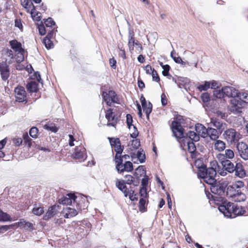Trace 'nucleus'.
<instances>
[{
  "mask_svg": "<svg viewBox=\"0 0 248 248\" xmlns=\"http://www.w3.org/2000/svg\"><path fill=\"white\" fill-rule=\"evenodd\" d=\"M240 100H241L244 102V104L245 103H248V93H238V95L237 96Z\"/></svg>",
  "mask_w": 248,
  "mask_h": 248,
  "instance_id": "nucleus-39",
  "label": "nucleus"
},
{
  "mask_svg": "<svg viewBox=\"0 0 248 248\" xmlns=\"http://www.w3.org/2000/svg\"><path fill=\"white\" fill-rule=\"evenodd\" d=\"M15 93L16 101L23 102L26 100V93L23 87L19 86L16 88Z\"/></svg>",
  "mask_w": 248,
  "mask_h": 248,
  "instance_id": "nucleus-11",
  "label": "nucleus"
},
{
  "mask_svg": "<svg viewBox=\"0 0 248 248\" xmlns=\"http://www.w3.org/2000/svg\"><path fill=\"white\" fill-rule=\"evenodd\" d=\"M143 110L146 115L148 118L149 117V115L152 110V105L150 102H148L147 104H145L144 106H142Z\"/></svg>",
  "mask_w": 248,
  "mask_h": 248,
  "instance_id": "nucleus-36",
  "label": "nucleus"
},
{
  "mask_svg": "<svg viewBox=\"0 0 248 248\" xmlns=\"http://www.w3.org/2000/svg\"><path fill=\"white\" fill-rule=\"evenodd\" d=\"M223 136L227 142L231 144H235L241 138L240 133L233 128H229L225 130Z\"/></svg>",
  "mask_w": 248,
  "mask_h": 248,
  "instance_id": "nucleus-5",
  "label": "nucleus"
},
{
  "mask_svg": "<svg viewBox=\"0 0 248 248\" xmlns=\"http://www.w3.org/2000/svg\"><path fill=\"white\" fill-rule=\"evenodd\" d=\"M129 198L132 201L138 200L137 194H135L133 190H130V194H129Z\"/></svg>",
  "mask_w": 248,
  "mask_h": 248,
  "instance_id": "nucleus-58",
  "label": "nucleus"
},
{
  "mask_svg": "<svg viewBox=\"0 0 248 248\" xmlns=\"http://www.w3.org/2000/svg\"><path fill=\"white\" fill-rule=\"evenodd\" d=\"M231 193L234 195L228 197L232 198L233 200L235 202H240L245 200V195L241 192L239 191L238 190H236V189H233V191L231 192Z\"/></svg>",
  "mask_w": 248,
  "mask_h": 248,
  "instance_id": "nucleus-20",
  "label": "nucleus"
},
{
  "mask_svg": "<svg viewBox=\"0 0 248 248\" xmlns=\"http://www.w3.org/2000/svg\"><path fill=\"white\" fill-rule=\"evenodd\" d=\"M76 206L78 211L84 210L88 206V202L83 197H77L76 196L74 199L73 206Z\"/></svg>",
  "mask_w": 248,
  "mask_h": 248,
  "instance_id": "nucleus-9",
  "label": "nucleus"
},
{
  "mask_svg": "<svg viewBox=\"0 0 248 248\" xmlns=\"http://www.w3.org/2000/svg\"><path fill=\"white\" fill-rule=\"evenodd\" d=\"M221 164L226 170L231 173L234 171L235 167L233 164L229 160L225 159L221 161Z\"/></svg>",
  "mask_w": 248,
  "mask_h": 248,
  "instance_id": "nucleus-21",
  "label": "nucleus"
},
{
  "mask_svg": "<svg viewBox=\"0 0 248 248\" xmlns=\"http://www.w3.org/2000/svg\"><path fill=\"white\" fill-rule=\"evenodd\" d=\"M210 124L217 128L220 134L226 128V124L225 123H223L216 118L211 119Z\"/></svg>",
  "mask_w": 248,
  "mask_h": 248,
  "instance_id": "nucleus-16",
  "label": "nucleus"
},
{
  "mask_svg": "<svg viewBox=\"0 0 248 248\" xmlns=\"http://www.w3.org/2000/svg\"><path fill=\"white\" fill-rule=\"evenodd\" d=\"M133 119L132 117L130 114L126 115V123L128 128L130 129L131 128H133L134 129V132L131 133V136L132 138H135L138 135V131L136 127L132 124Z\"/></svg>",
  "mask_w": 248,
  "mask_h": 248,
  "instance_id": "nucleus-19",
  "label": "nucleus"
},
{
  "mask_svg": "<svg viewBox=\"0 0 248 248\" xmlns=\"http://www.w3.org/2000/svg\"><path fill=\"white\" fill-rule=\"evenodd\" d=\"M11 48L15 52V59L17 62H21L24 60L25 50L22 47L21 44L16 40L9 42Z\"/></svg>",
  "mask_w": 248,
  "mask_h": 248,
  "instance_id": "nucleus-3",
  "label": "nucleus"
},
{
  "mask_svg": "<svg viewBox=\"0 0 248 248\" xmlns=\"http://www.w3.org/2000/svg\"><path fill=\"white\" fill-rule=\"evenodd\" d=\"M21 4L25 9H27L28 12H30L32 16L34 13L35 8L32 3L31 2V0H20Z\"/></svg>",
  "mask_w": 248,
  "mask_h": 248,
  "instance_id": "nucleus-22",
  "label": "nucleus"
},
{
  "mask_svg": "<svg viewBox=\"0 0 248 248\" xmlns=\"http://www.w3.org/2000/svg\"><path fill=\"white\" fill-rule=\"evenodd\" d=\"M135 39L134 38L128 39V46L130 51L134 50V46H135Z\"/></svg>",
  "mask_w": 248,
  "mask_h": 248,
  "instance_id": "nucleus-60",
  "label": "nucleus"
},
{
  "mask_svg": "<svg viewBox=\"0 0 248 248\" xmlns=\"http://www.w3.org/2000/svg\"><path fill=\"white\" fill-rule=\"evenodd\" d=\"M78 211L77 208L75 209L67 207L63 209L62 214L65 218H70L76 216L78 214Z\"/></svg>",
  "mask_w": 248,
  "mask_h": 248,
  "instance_id": "nucleus-18",
  "label": "nucleus"
},
{
  "mask_svg": "<svg viewBox=\"0 0 248 248\" xmlns=\"http://www.w3.org/2000/svg\"><path fill=\"white\" fill-rule=\"evenodd\" d=\"M146 174V170L145 168L143 166H140L138 168H137L135 171L134 176L138 179H139L141 177L145 176Z\"/></svg>",
  "mask_w": 248,
  "mask_h": 248,
  "instance_id": "nucleus-29",
  "label": "nucleus"
},
{
  "mask_svg": "<svg viewBox=\"0 0 248 248\" xmlns=\"http://www.w3.org/2000/svg\"><path fill=\"white\" fill-rule=\"evenodd\" d=\"M214 96L217 98H221L225 96L224 91H223V87L221 90L216 89L214 91Z\"/></svg>",
  "mask_w": 248,
  "mask_h": 248,
  "instance_id": "nucleus-43",
  "label": "nucleus"
},
{
  "mask_svg": "<svg viewBox=\"0 0 248 248\" xmlns=\"http://www.w3.org/2000/svg\"><path fill=\"white\" fill-rule=\"evenodd\" d=\"M230 110L235 114H238L242 112V109L244 105L242 100H240L237 97L232 98L231 100Z\"/></svg>",
  "mask_w": 248,
  "mask_h": 248,
  "instance_id": "nucleus-7",
  "label": "nucleus"
},
{
  "mask_svg": "<svg viewBox=\"0 0 248 248\" xmlns=\"http://www.w3.org/2000/svg\"><path fill=\"white\" fill-rule=\"evenodd\" d=\"M116 109L109 108L106 112V118L108 121V126H115L119 120Z\"/></svg>",
  "mask_w": 248,
  "mask_h": 248,
  "instance_id": "nucleus-6",
  "label": "nucleus"
},
{
  "mask_svg": "<svg viewBox=\"0 0 248 248\" xmlns=\"http://www.w3.org/2000/svg\"><path fill=\"white\" fill-rule=\"evenodd\" d=\"M218 210L224 216L230 218L242 216L246 213V211L241 206L231 202H223V204L219 206Z\"/></svg>",
  "mask_w": 248,
  "mask_h": 248,
  "instance_id": "nucleus-1",
  "label": "nucleus"
},
{
  "mask_svg": "<svg viewBox=\"0 0 248 248\" xmlns=\"http://www.w3.org/2000/svg\"><path fill=\"white\" fill-rule=\"evenodd\" d=\"M12 225H0V233H3L5 232H6L7 230L12 229Z\"/></svg>",
  "mask_w": 248,
  "mask_h": 248,
  "instance_id": "nucleus-54",
  "label": "nucleus"
},
{
  "mask_svg": "<svg viewBox=\"0 0 248 248\" xmlns=\"http://www.w3.org/2000/svg\"><path fill=\"white\" fill-rule=\"evenodd\" d=\"M2 54L5 57L6 60H9V62H12V60L15 59L13 52L11 49L6 48L2 51Z\"/></svg>",
  "mask_w": 248,
  "mask_h": 248,
  "instance_id": "nucleus-30",
  "label": "nucleus"
},
{
  "mask_svg": "<svg viewBox=\"0 0 248 248\" xmlns=\"http://www.w3.org/2000/svg\"><path fill=\"white\" fill-rule=\"evenodd\" d=\"M244 186V183L242 181H237L233 182L232 185L229 186L226 191L227 196H234V194H232L231 192L233 191V189H237L243 187Z\"/></svg>",
  "mask_w": 248,
  "mask_h": 248,
  "instance_id": "nucleus-15",
  "label": "nucleus"
},
{
  "mask_svg": "<svg viewBox=\"0 0 248 248\" xmlns=\"http://www.w3.org/2000/svg\"><path fill=\"white\" fill-rule=\"evenodd\" d=\"M43 207L35 206L32 209V213L37 216H40L44 213Z\"/></svg>",
  "mask_w": 248,
  "mask_h": 248,
  "instance_id": "nucleus-46",
  "label": "nucleus"
},
{
  "mask_svg": "<svg viewBox=\"0 0 248 248\" xmlns=\"http://www.w3.org/2000/svg\"><path fill=\"white\" fill-rule=\"evenodd\" d=\"M145 203L146 200L143 198H141L139 202V210L140 211L143 212L145 211Z\"/></svg>",
  "mask_w": 248,
  "mask_h": 248,
  "instance_id": "nucleus-49",
  "label": "nucleus"
},
{
  "mask_svg": "<svg viewBox=\"0 0 248 248\" xmlns=\"http://www.w3.org/2000/svg\"><path fill=\"white\" fill-rule=\"evenodd\" d=\"M132 161L134 163L136 160H139L140 163H143L146 159V156H131Z\"/></svg>",
  "mask_w": 248,
  "mask_h": 248,
  "instance_id": "nucleus-51",
  "label": "nucleus"
},
{
  "mask_svg": "<svg viewBox=\"0 0 248 248\" xmlns=\"http://www.w3.org/2000/svg\"><path fill=\"white\" fill-rule=\"evenodd\" d=\"M195 130L199 136L205 138L207 137V128L201 124H197L195 125Z\"/></svg>",
  "mask_w": 248,
  "mask_h": 248,
  "instance_id": "nucleus-23",
  "label": "nucleus"
},
{
  "mask_svg": "<svg viewBox=\"0 0 248 248\" xmlns=\"http://www.w3.org/2000/svg\"><path fill=\"white\" fill-rule=\"evenodd\" d=\"M194 164L195 167L199 169L198 172L200 170H204L206 169V166L204 163L203 159L202 158L195 159Z\"/></svg>",
  "mask_w": 248,
  "mask_h": 248,
  "instance_id": "nucleus-31",
  "label": "nucleus"
},
{
  "mask_svg": "<svg viewBox=\"0 0 248 248\" xmlns=\"http://www.w3.org/2000/svg\"><path fill=\"white\" fill-rule=\"evenodd\" d=\"M235 175L239 178H244L246 175V172L243 166L239 163H236L235 167Z\"/></svg>",
  "mask_w": 248,
  "mask_h": 248,
  "instance_id": "nucleus-24",
  "label": "nucleus"
},
{
  "mask_svg": "<svg viewBox=\"0 0 248 248\" xmlns=\"http://www.w3.org/2000/svg\"><path fill=\"white\" fill-rule=\"evenodd\" d=\"M43 128L48 131H51L53 132H56L58 131V128L56 126L55 124L52 123H48L45 124Z\"/></svg>",
  "mask_w": 248,
  "mask_h": 248,
  "instance_id": "nucleus-38",
  "label": "nucleus"
},
{
  "mask_svg": "<svg viewBox=\"0 0 248 248\" xmlns=\"http://www.w3.org/2000/svg\"><path fill=\"white\" fill-rule=\"evenodd\" d=\"M11 220V217L10 216L0 209V221L6 222Z\"/></svg>",
  "mask_w": 248,
  "mask_h": 248,
  "instance_id": "nucleus-37",
  "label": "nucleus"
},
{
  "mask_svg": "<svg viewBox=\"0 0 248 248\" xmlns=\"http://www.w3.org/2000/svg\"><path fill=\"white\" fill-rule=\"evenodd\" d=\"M201 98L204 103H206L210 100V95L207 93H203L201 95Z\"/></svg>",
  "mask_w": 248,
  "mask_h": 248,
  "instance_id": "nucleus-55",
  "label": "nucleus"
},
{
  "mask_svg": "<svg viewBox=\"0 0 248 248\" xmlns=\"http://www.w3.org/2000/svg\"><path fill=\"white\" fill-rule=\"evenodd\" d=\"M0 72L2 79L6 80L10 75V70L7 63L3 62L0 63Z\"/></svg>",
  "mask_w": 248,
  "mask_h": 248,
  "instance_id": "nucleus-13",
  "label": "nucleus"
},
{
  "mask_svg": "<svg viewBox=\"0 0 248 248\" xmlns=\"http://www.w3.org/2000/svg\"><path fill=\"white\" fill-rule=\"evenodd\" d=\"M210 87L211 89L216 90L219 88H220L221 85L220 84L216 81V80H212L210 81Z\"/></svg>",
  "mask_w": 248,
  "mask_h": 248,
  "instance_id": "nucleus-53",
  "label": "nucleus"
},
{
  "mask_svg": "<svg viewBox=\"0 0 248 248\" xmlns=\"http://www.w3.org/2000/svg\"><path fill=\"white\" fill-rule=\"evenodd\" d=\"M219 135V133L217 129L209 127L207 128V137L208 136L212 140H217Z\"/></svg>",
  "mask_w": 248,
  "mask_h": 248,
  "instance_id": "nucleus-27",
  "label": "nucleus"
},
{
  "mask_svg": "<svg viewBox=\"0 0 248 248\" xmlns=\"http://www.w3.org/2000/svg\"><path fill=\"white\" fill-rule=\"evenodd\" d=\"M210 190L212 193L215 195L220 196V197H217L215 196L212 195V198L215 201V203L218 204L217 202H225L223 201V199L221 196L224 194L225 192V187L223 185L219 183L217 184V182L214 184L211 185Z\"/></svg>",
  "mask_w": 248,
  "mask_h": 248,
  "instance_id": "nucleus-4",
  "label": "nucleus"
},
{
  "mask_svg": "<svg viewBox=\"0 0 248 248\" xmlns=\"http://www.w3.org/2000/svg\"><path fill=\"white\" fill-rule=\"evenodd\" d=\"M149 177L147 175L144 176V178L142 179L141 185L142 187H146L148 186Z\"/></svg>",
  "mask_w": 248,
  "mask_h": 248,
  "instance_id": "nucleus-64",
  "label": "nucleus"
},
{
  "mask_svg": "<svg viewBox=\"0 0 248 248\" xmlns=\"http://www.w3.org/2000/svg\"><path fill=\"white\" fill-rule=\"evenodd\" d=\"M116 186L121 191H122L124 189H126L127 188L124 181L122 180H120L117 179L116 181Z\"/></svg>",
  "mask_w": 248,
  "mask_h": 248,
  "instance_id": "nucleus-42",
  "label": "nucleus"
},
{
  "mask_svg": "<svg viewBox=\"0 0 248 248\" xmlns=\"http://www.w3.org/2000/svg\"><path fill=\"white\" fill-rule=\"evenodd\" d=\"M152 76L153 80L156 82H159L160 80V78L157 73V72L154 70L153 72L151 74Z\"/></svg>",
  "mask_w": 248,
  "mask_h": 248,
  "instance_id": "nucleus-62",
  "label": "nucleus"
},
{
  "mask_svg": "<svg viewBox=\"0 0 248 248\" xmlns=\"http://www.w3.org/2000/svg\"><path fill=\"white\" fill-rule=\"evenodd\" d=\"M53 35V31H51L43 40V43L47 49H50L53 47V44L50 38Z\"/></svg>",
  "mask_w": 248,
  "mask_h": 248,
  "instance_id": "nucleus-25",
  "label": "nucleus"
},
{
  "mask_svg": "<svg viewBox=\"0 0 248 248\" xmlns=\"http://www.w3.org/2000/svg\"><path fill=\"white\" fill-rule=\"evenodd\" d=\"M223 91L225 96L234 98L237 96L238 91L232 86H225L223 87Z\"/></svg>",
  "mask_w": 248,
  "mask_h": 248,
  "instance_id": "nucleus-14",
  "label": "nucleus"
},
{
  "mask_svg": "<svg viewBox=\"0 0 248 248\" xmlns=\"http://www.w3.org/2000/svg\"><path fill=\"white\" fill-rule=\"evenodd\" d=\"M23 139L24 140V142L28 144L29 147H31V146L32 140L29 137L27 133H25L23 135Z\"/></svg>",
  "mask_w": 248,
  "mask_h": 248,
  "instance_id": "nucleus-48",
  "label": "nucleus"
},
{
  "mask_svg": "<svg viewBox=\"0 0 248 248\" xmlns=\"http://www.w3.org/2000/svg\"><path fill=\"white\" fill-rule=\"evenodd\" d=\"M187 136L189 138V139H188L187 140H191L193 142H196L199 140L200 136L197 134L196 132H195L194 131H189L187 133Z\"/></svg>",
  "mask_w": 248,
  "mask_h": 248,
  "instance_id": "nucleus-34",
  "label": "nucleus"
},
{
  "mask_svg": "<svg viewBox=\"0 0 248 248\" xmlns=\"http://www.w3.org/2000/svg\"><path fill=\"white\" fill-rule=\"evenodd\" d=\"M171 128L173 134L176 138H181L183 137V131L180 123L175 121L172 122Z\"/></svg>",
  "mask_w": 248,
  "mask_h": 248,
  "instance_id": "nucleus-12",
  "label": "nucleus"
},
{
  "mask_svg": "<svg viewBox=\"0 0 248 248\" xmlns=\"http://www.w3.org/2000/svg\"><path fill=\"white\" fill-rule=\"evenodd\" d=\"M160 65H161L162 68L163 69V70L162 71V75L163 76H170V77H171L169 74V70H170V66L169 65H168V64L163 65L162 64V63H161Z\"/></svg>",
  "mask_w": 248,
  "mask_h": 248,
  "instance_id": "nucleus-45",
  "label": "nucleus"
},
{
  "mask_svg": "<svg viewBox=\"0 0 248 248\" xmlns=\"http://www.w3.org/2000/svg\"><path fill=\"white\" fill-rule=\"evenodd\" d=\"M24 225V229L26 230H29L30 231H32V230H35L34 224L30 222L26 221L25 224Z\"/></svg>",
  "mask_w": 248,
  "mask_h": 248,
  "instance_id": "nucleus-56",
  "label": "nucleus"
},
{
  "mask_svg": "<svg viewBox=\"0 0 248 248\" xmlns=\"http://www.w3.org/2000/svg\"><path fill=\"white\" fill-rule=\"evenodd\" d=\"M102 96L104 100L108 106H111L112 103H118V98L113 91H109L108 93L103 92Z\"/></svg>",
  "mask_w": 248,
  "mask_h": 248,
  "instance_id": "nucleus-8",
  "label": "nucleus"
},
{
  "mask_svg": "<svg viewBox=\"0 0 248 248\" xmlns=\"http://www.w3.org/2000/svg\"><path fill=\"white\" fill-rule=\"evenodd\" d=\"M109 140L112 151H114L116 153V155H121L124 148L121 145L120 140L118 138H109Z\"/></svg>",
  "mask_w": 248,
  "mask_h": 248,
  "instance_id": "nucleus-10",
  "label": "nucleus"
},
{
  "mask_svg": "<svg viewBox=\"0 0 248 248\" xmlns=\"http://www.w3.org/2000/svg\"><path fill=\"white\" fill-rule=\"evenodd\" d=\"M239 155H248V146L244 142H239L237 145Z\"/></svg>",
  "mask_w": 248,
  "mask_h": 248,
  "instance_id": "nucleus-26",
  "label": "nucleus"
},
{
  "mask_svg": "<svg viewBox=\"0 0 248 248\" xmlns=\"http://www.w3.org/2000/svg\"><path fill=\"white\" fill-rule=\"evenodd\" d=\"M58 206H57L56 205H54L49 207L47 210L46 215L45 216V217H47V218H50L56 215L58 212Z\"/></svg>",
  "mask_w": 248,
  "mask_h": 248,
  "instance_id": "nucleus-33",
  "label": "nucleus"
},
{
  "mask_svg": "<svg viewBox=\"0 0 248 248\" xmlns=\"http://www.w3.org/2000/svg\"><path fill=\"white\" fill-rule=\"evenodd\" d=\"M124 169L128 172L131 171L133 169L132 163L130 161L125 162L124 164Z\"/></svg>",
  "mask_w": 248,
  "mask_h": 248,
  "instance_id": "nucleus-47",
  "label": "nucleus"
},
{
  "mask_svg": "<svg viewBox=\"0 0 248 248\" xmlns=\"http://www.w3.org/2000/svg\"><path fill=\"white\" fill-rule=\"evenodd\" d=\"M27 90L31 93H35L38 91V84L34 81H31L27 84Z\"/></svg>",
  "mask_w": 248,
  "mask_h": 248,
  "instance_id": "nucleus-32",
  "label": "nucleus"
},
{
  "mask_svg": "<svg viewBox=\"0 0 248 248\" xmlns=\"http://www.w3.org/2000/svg\"><path fill=\"white\" fill-rule=\"evenodd\" d=\"M38 133V129L35 127H32L30 131L29 134L33 138H36L37 137V134Z\"/></svg>",
  "mask_w": 248,
  "mask_h": 248,
  "instance_id": "nucleus-52",
  "label": "nucleus"
},
{
  "mask_svg": "<svg viewBox=\"0 0 248 248\" xmlns=\"http://www.w3.org/2000/svg\"><path fill=\"white\" fill-rule=\"evenodd\" d=\"M214 146L216 150L221 152L225 149V143L222 140H217L215 142Z\"/></svg>",
  "mask_w": 248,
  "mask_h": 248,
  "instance_id": "nucleus-35",
  "label": "nucleus"
},
{
  "mask_svg": "<svg viewBox=\"0 0 248 248\" xmlns=\"http://www.w3.org/2000/svg\"><path fill=\"white\" fill-rule=\"evenodd\" d=\"M86 155V150L82 146H77L75 149V155Z\"/></svg>",
  "mask_w": 248,
  "mask_h": 248,
  "instance_id": "nucleus-44",
  "label": "nucleus"
},
{
  "mask_svg": "<svg viewBox=\"0 0 248 248\" xmlns=\"http://www.w3.org/2000/svg\"><path fill=\"white\" fill-rule=\"evenodd\" d=\"M26 222V220L24 219H20L19 221L15 223L14 224H12V228L13 227H20L22 228H25V224Z\"/></svg>",
  "mask_w": 248,
  "mask_h": 248,
  "instance_id": "nucleus-50",
  "label": "nucleus"
},
{
  "mask_svg": "<svg viewBox=\"0 0 248 248\" xmlns=\"http://www.w3.org/2000/svg\"><path fill=\"white\" fill-rule=\"evenodd\" d=\"M45 25L46 27H51L55 25V22L53 20L49 17L45 21Z\"/></svg>",
  "mask_w": 248,
  "mask_h": 248,
  "instance_id": "nucleus-57",
  "label": "nucleus"
},
{
  "mask_svg": "<svg viewBox=\"0 0 248 248\" xmlns=\"http://www.w3.org/2000/svg\"><path fill=\"white\" fill-rule=\"evenodd\" d=\"M115 160L116 163V168L119 173H122L124 171V165L122 164L123 159L122 157L124 156H115Z\"/></svg>",
  "mask_w": 248,
  "mask_h": 248,
  "instance_id": "nucleus-28",
  "label": "nucleus"
},
{
  "mask_svg": "<svg viewBox=\"0 0 248 248\" xmlns=\"http://www.w3.org/2000/svg\"><path fill=\"white\" fill-rule=\"evenodd\" d=\"M13 142L15 145L19 146L22 143V139L20 138H15L13 139Z\"/></svg>",
  "mask_w": 248,
  "mask_h": 248,
  "instance_id": "nucleus-61",
  "label": "nucleus"
},
{
  "mask_svg": "<svg viewBox=\"0 0 248 248\" xmlns=\"http://www.w3.org/2000/svg\"><path fill=\"white\" fill-rule=\"evenodd\" d=\"M210 87V81H204V83L200 85L197 88L200 91H206Z\"/></svg>",
  "mask_w": 248,
  "mask_h": 248,
  "instance_id": "nucleus-41",
  "label": "nucleus"
},
{
  "mask_svg": "<svg viewBox=\"0 0 248 248\" xmlns=\"http://www.w3.org/2000/svg\"><path fill=\"white\" fill-rule=\"evenodd\" d=\"M175 53L174 50H172L170 53V56L173 59L174 61L177 63H179V62H182V59L180 57H175L173 56V54Z\"/></svg>",
  "mask_w": 248,
  "mask_h": 248,
  "instance_id": "nucleus-59",
  "label": "nucleus"
},
{
  "mask_svg": "<svg viewBox=\"0 0 248 248\" xmlns=\"http://www.w3.org/2000/svg\"><path fill=\"white\" fill-rule=\"evenodd\" d=\"M186 144H187L188 150L190 153L192 154L194 152L196 151V146L193 141H191L190 140H187Z\"/></svg>",
  "mask_w": 248,
  "mask_h": 248,
  "instance_id": "nucleus-40",
  "label": "nucleus"
},
{
  "mask_svg": "<svg viewBox=\"0 0 248 248\" xmlns=\"http://www.w3.org/2000/svg\"><path fill=\"white\" fill-rule=\"evenodd\" d=\"M216 174V170L213 167H210L204 170H200L198 172L199 176L202 178L206 183L210 185L216 182L215 179Z\"/></svg>",
  "mask_w": 248,
  "mask_h": 248,
  "instance_id": "nucleus-2",
  "label": "nucleus"
},
{
  "mask_svg": "<svg viewBox=\"0 0 248 248\" xmlns=\"http://www.w3.org/2000/svg\"><path fill=\"white\" fill-rule=\"evenodd\" d=\"M125 178H126V184L130 185L132 184L134 182V178L132 176L130 175H125Z\"/></svg>",
  "mask_w": 248,
  "mask_h": 248,
  "instance_id": "nucleus-63",
  "label": "nucleus"
},
{
  "mask_svg": "<svg viewBox=\"0 0 248 248\" xmlns=\"http://www.w3.org/2000/svg\"><path fill=\"white\" fill-rule=\"evenodd\" d=\"M76 196L74 194H68L66 196H63L59 199V202L62 204L72 205L74 204V199Z\"/></svg>",
  "mask_w": 248,
  "mask_h": 248,
  "instance_id": "nucleus-17",
  "label": "nucleus"
}]
</instances>
